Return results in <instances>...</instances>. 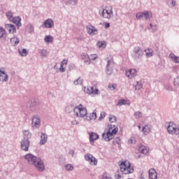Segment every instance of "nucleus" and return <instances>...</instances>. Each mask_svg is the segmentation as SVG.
I'll use <instances>...</instances> for the list:
<instances>
[{
	"mask_svg": "<svg viewBox=\"0 0 179 179\" xmlns=\"http://www.w3.org/2000/svg\"><path fill=\"white\" fill-rule=\"evenodd\" d=\"M25 160H27L29 164L34 166L37 169L38 171H44L45 170V166L44 165V161L40 158V157H36L32 154H27L24 157Z\"/></svg>",
	"mask_w": 179,
	"mask_h": 179,
	"instance_id": "1",
	"label": "nucleus"
},
{
	"mask_svg": "<svg viewBox=\"0 0 179 179\" xmlns=\"http://www.w3.org/2000/svg\"><path fill=\"white\" fill-rule=\"evenodd\" d=\"M74 115L76 117H80L81 118H85L87 117V109L83 107L82 104L78 105L73 108Z\"/></svg>",
	"mask_w": 179,
	"mask_h": 179,
	"instance_id": "2",
	"label": "nucleus"
},
{
	"mask_svg": "<svg viewBox=\"0 0 179 179\" xmlns=\"http://www.w3.org/2000/svg\"><path fill=\"white\" fill-rule=\"evenodd\" d=\"M166 129L170 135H177L179 138V124L176 125L174 122H170L168 124Z\"/></svg>",
	"mask_w": 179,
	"mask_h": 179,
	"instance_id": "3",
	"label": "nucleus"
},
{
	"mask_svg": "<svg viewBox=\"0 0 179 179\" xmlns=\"http://www.w3.org/2000/svg\"><path fill=\"white\" fill-rule=\"evenodd\" d=\"M120 171L122 174H131L134 173V167H131V164L127 166L125 162H122L120 164Z\"/></svg>",
	"mask_w": 179,
	"mask_h": 179,
	"instance_id": "4",
	"label": "nucleus"
},
{
	"mask_svg": "<svg viewBox=\"0 0 179 179\" xmlns=\"http://www.w3.org/2000/svg\"><path fill=\"white\" fill-rule=\"evenodd\" d=\"M26 107L29 111H36L38 107V99H31L27 103Z\"/></svg>",
	"mask_w": 179,
	"mask_h": 179,
	"instance_id": "5",
	"label": "nucleus"
},
{
	"mask_svg": "<svg viewBox=\"0 0 179 179\" xmlns=\"http://www.w3.org/2000/svg\"><path fill=\"white\" fill-rule=\"evenodd\" d=\"M136 17L138 20L143 19V17H145V20H150V17H152V13L148 10H145L142 13H137L136 14Z\"/></svg>",
	"mask_w": 179,
	"mask_h": 179,
	"instance_id": "6",
	"label": "nucleus"
},
{
	"mask_svg": "<svg viewBox=\"0 0 179 179\" xmlns=\"http://www.w3.org/2000/svg\"><path fill=\"white\" fill-rule=\"evenodd\" d=\"M106 73L107 75H111L114 72V60L113 57L107 60L106 64Z\"/></svg>",
	"mask_w": 179,
	"mask_h": 179,
	"instance_id": "7",
	"label": "nucleus"
},
{
	"mask_svg": "<svg viewBox=\"0 0 179 179\" xmlns=\"http://www.w3.org/2000/svg\"><path fill=\"white\" fill-rule=\"evenodd\" d=\"M134 59H139V58H142V56L143 55V50L142 48L136 46L134 48Z\"/></svg>",
	"mask_w": 179,
	"mask_h": 179,
	"instance_id": "8",
	"label": "nucleus"
},
{
	"mask_svg": "<svg viewBox=\"0 0 179 179\" xmlns=\"http://www.w3.org/2000/svg\"><path fill=\"white\" fill-rule=\"evenodd\" d=\"M31 125L34 128H40V125H41V120L38 115H34L32 118Z\"/></svg>",
	"mask_w": 179,
	"mask_h": 179,
	"instance_id": "9",
	"label": "nucleus"
},
{
	"mask_svg": "<svg viewBox=\"0 0 179 179\" xmlns=\"http://www.w3.org/2000/svg\"><path fill=\"white\" fill-rule=\"evenodd\" d=\"M30 147V141L27 138H22L21 141L20 148L24 152H29V148Z\"/></svg>",
	"mask_w": 179,
	"mask_h": 179,
	"instance_id": "10",
	"label": "nucleus"
},
{
	"mask_svg": "<svg viewBox=\"0 0 179 179\" xmlns=\"http://www.w3.org/2000/svg\"><path fill=\"white\" fill-rule=\"evenodd\" d=\"M102 139L106 142H110V141L113 139V136H111V129L110 128L105 130L102 134Z\"/></svg>",
	"mask_w": 179,
	"mask_h": 179,
	"instance_id": "11",
	"label": "nucleus"
},
{
	"mask_svg": "<svg viewBox=\"0 0 179 179\" xmlns=\"http://www.w3.org/2000/svg\"><path fill=\"white\" fill-rule=\"evenodd\" d=\"M113 15V8L103 9L101 13V16L104 19H110Z\"/></svg>",
	"mask_w": 179,
	"mask_h": 179,
	"instance_id": "12",
	"label": "nucleus"
},
{
	"mask_svg": "<svg viewBox=\"0 0 179 179\" xmlns=\"http://www.w3.org/2000/svg\"><path fill=\"white\" fill-rule=\"evenodd\" d=\"M87 33H88V34H93V36H96L99 31L93 25H88L87 26Z\"/></svg>",
	"mask_w": 179,
	"mask_h": 179,
	"instance_id": "13",
	"label": "nucleus"
},
{
	"mask_svg": "<svg viewBox=\"0 0 179 179\" xmlns=\"http://www.w3.org/2000/svg\"><path fill=\"white\" fill-rule=\"evenodd\" d=\"M85 159L87 162H90V163H93L94 166L97 164V159L92 155H85Z\"/></svg>",
	"mask_w": 179,
	"mask_h": 179,
	"instance_id": "14",
	"label": "nucleus"
},
{
	"mask_svg": "<svg viewBox=\"0 0 179 179\" xmlns=\"http://www.w3.org/2000/svg\"><path fill=\"white\" fill-rule=\"evenodd\" d=\"M40 138L41 141L39 142V145H45V143H47V141H48V136L45 133L41 132Z\"/></svg>",
	"mask_w": 179,
	"mask_h": 179,
	"instance_id": "15",
	"label": "nucleus"
},
{
	"mask_svg": "<svg viewBox=\"0 0 179 179\" xmlns=\"http://www.w3.org/2000/svg\"><path fill=\"white\" fill-rule=\"evenodd\" d=\"M43 26L45 29H52L54 27V21L51 19H48L44 21Z\"/></svg>",
	"mask_w": 179,
	"mask_h": 179,
	"instance_id": "16",
	"label": "nucleus"
},
{
	"mask_svg": "<svg viewBox=\"0 0 179 179\" xmlns=\"http://www.w3.org/2000/svg\"><path fill=\"white\" fill-rule=\"evenodd\" d=\"M99 136L97 133L91 132L90 134V142L91 145H94V141H97L99 139Z\"/></svg>",
	"mask_w": 179,
	"mask_h": 179,
	"instance_id": "17",
	"label": "nucleus"
},
{
	"mask_svg": "<svg viewBox=\"0 0 179 179\" xmlns=\"http://www.w3.org/2000/svg\"><path fill=\"white\" fill-rule=\"evenodd\" d=\"M136 75H137L136 69H131L128 71H126V76H127V78H129V79H132V78H135Z\"/></svg>",
	"mask_w": 179,
	"mask_h": 179,
	"instance_id": "18",
	"label": "nucleus"
},
{
	"mask_svg": "<svg viewBox=\"0 0 179 179\" xmlns=\"http://www.w3.org/2000/svg\"><path fill=\"white\" fill-rule=\"evenodd\" d=\"M9 76L6 74V72L0 70V82H8Z\"/></svg>",
	"mask_w": 179,
	"mask_h": 179,
	"instance_id": "19",
	"label": "nucleus"
},
{
	"mask_svg": "<svg viewBox=\"0 0 179 179\" xmlns=\"http://www.w3.org/2000/svg\"><path fill=\"white\" fill-rule=\"evenodd\" d=\"M6 29L8 30V31H9V33H12L13 34L16 33V27L12 24H6Z\"/></svg>",
	"mask_w": 179,
	"mask_h": 179,
	"instance_id": "20",
	"label": "nucleus"
},
{
	"mask_svg": "<svg viewBox=\"0 0 179 179\" xmlns=\"http://www.w3.org/2000/svg\"><path fill=\"white\" fill-rule=\"evenodd\" d=\"M148 173L150 179H157V172H156V170L151 169L149 170Z\"/></svg>",
	"mask_w": 179,
	"mask_h": 179,
	"instance_id": "21",
	"label": "nucleus"
},
{
	"mask_svg": "<svg viewBox=\"0 0 179 179\" xmlns=\"http://www.w3.org/2000/svg\"><path fill=\"white\" fill-rule=\"evenodd\" d=\"M13 20V23H15V24H16V26H17L18 27H20V26H22V23L20 22H22V18H20V17H13V20Z\"/></svg>",
	"mask_w": 179,
	"mask_h": 179,
	"instance_id": "22",
	"label": "nucleus"
},
{
	"mask_svg": "<svg viewBox=\"0 0 179 179\" xmlns=\"http://www.w3.org/2000/svg\"><path fill=\"white\" fill-rule=\"evenodd\" d=\"M138 150L143 155H148V153L149 152V150L148 149V148H146V146H145L143 145H141L139 146Z\"/></svg>",
	"mask_w": 179,
	"mask_h": 179,
	"instance_id": "23",
	"label": "nucleus"
},
{
	"mask_svg": "<svg viewBox=\"0 0 179 179\" xmlns=\"http://www.w3.org/2000/svg\"><path fill=\"white\" fill-rule=\"evenodd\" d=\"M10 42L11 43L12 45H13V47H16V45L20 43V41L19 40V38L14 36L10 39Z\"/></svg>",
	"mask_w": 179,
	"mask_h": 179,
	"instance_id": "24",
	"label": "nucleus"
},
{
	"mask_svg": "<svg viewBox=\"0 0 179 179\" xmlns=\"http://www.w3.org/2000/svg\"><path fill=\"white\" fill-rule=\"evenodd\" d=\"M169 58L172 59L173 62H175V64H179V57L176 56L174 53H171L169 55Z\"/></svg>",
	"mask_w": 179,
	"mask_h": 179,
	"instance_id": "25",
	"label": "nucleus"
},
{
	"mask_svg": "<svg viewBox=\"0 0 179 179\" xmlns=\"http://www.w3.org/2000/svg\"><path fill=\"white\" fill-rule=\"evenodd\" d=\"M23 135V139H27L29 141L31 138V133L29 130H24Z\"/></svg>",
	"mask_w": 179,
	"mask_h": 179,
	"instance_id": "26",
	"label": "nucleus"
},
{
	"mask_svg": "<svg viewBox=\"0 0 179 179\" xmlns=\"http://www.w3.org/2000/svg\"><path fill=\"white\" fill-rule=\"evenodd\" d=\"M97 118V114L96 113H92L90 116H86V121H92L93 120H96Z\"/></svg>",
	"mask_w": 179,
	"mask_h": 179,
	"instance_id": "27",
	"label": "nucleus"
},
{
	"mask_svg": "<svg viewBox=\"0 0 179 179\" xmlns=\"http://www.w3.org/2000/svg\"><path fill=\"white\" fill-rule=\"evenodd\" d=\"M152 131V127L150 125H145V127H143L142 131L143 134H150Z\"/></svg>",
	"mask_w": 179,
	"mask_h": 179,
	"instance_id": "28",
	"label": "nucleus"
},
{
	"mask_svg": "<svg viewBox=\"0 0 179 179\" xmlns=\"http://www.w3.org/2000/svg\"><path fill=\"white\" fill-rule=\"evenodd\" d=\"M145 52L146 53V56L148 57H153L155 52H153V50L148 48L145 50Z\"/></svg>",
	"mask_w": 179,
	"mask_h": 179,
	"instance_id": "29",
	"label": "nucleus"
},
{
	"mask_svg": "<svg viewBox=\"0 0 179 179\" xmlns=\"http://www.w3.org/2000/svg\"><path fill=\"white\" fill-rule=\"evenodd\" d=\"M93 87H88L84 88L85 93H87V94H92L93 93Z\"/></svg>",
	"mask_w": 179,
	"mask_h": 179,
	"instance_id": "30",
	"label": "nucleus"
},
{
	"mask_svg": "<svg viewBox=\"0 0 179 179\" xmlns=\"http://www.w3.org/2000/svg\"><path fill=\"white\" fill-rule=\"evenodd\" d=\"M66 5H72V6H75L78 5V0H68L66 2Z\"/></svg>",
	"mask_w": 179,
	"mask_h": 179,
	"instance_id": "31",
	"label": "nucleus"
},
{
	"mask_svg": "<svg viewBox=\"0 0 179 179\" xmlns=\"http://www.w3.org/2000/svg\"><path fill=\"white\" fill-rule=\"evenodd\" d=\"M45 43H52V40H54V38L51 36H46L44 38Z\"/></svg>",
	"mask_w": 179,
	"mask_h": 179,
	"instance_id": "32",
	"label": "nucleus"
},
{
	"mask_svg": "<svg viewBox=\"0 0 179 179\" xmlns=\"http://www.w3.org/2000/svg\"><path fill=\"white\" fill-rule=\"evenodd\" d=\"M103 179H113V177H111V175L110 173H108L106 172L103 173L102 176Z\"/></svg>",
	"mask_w": 179,
	"mask_h": 179,
	"instance_id": "33",
	"label": "nucleus"
},
{
	"mask_svg": "<svg viewBox=\"0 0 179 179\" xmlns=\"http://www.w3.org/2000/svg\"><path fill=\"white\" fill-rule=\"evenodd\" d=\"M47 55H48V52H47V50L43 49L41 51V57H42V58H45Z\"/></svg>",
	"mask_w": 179,
	"mask_h": 179,
	"instance_id": "34",
	"label": "nucleus"
},
{
	"mask_svg": "<svg viewBox=\"0 0 179 179\" xmlns=\"http://www.w3.org/2000/svg\"><path fill=\"white\" fill-rule=\"evenodd\" d=\"M127 104V100L125 99H120L118 101H117V106H124Z\"/></svg>",
	"mask_w": 179,
	"mask_h": 179,
	"instance_id": "35",
	"label": "nucleus"
},
{
	"mask_svg": "<svg viewBox=\"0 0 179 179\" xmlns=\"http://www.w3.org/2000/svg\"><path fill=\"white\" fill-rule=\"evenodd\" d=\"M83 83V80L80 78H78L77 80H74V85H82Z\"/></svg>",
	"mask_w": 179,
	"mask_h": 179,
	"instance_id": "36",
	"label": "nucleus"
},
{
	"mask_svg": "<svg viewBox=\"0 0 179 179\" xmlns=\"http://www.w3.org/2000/svg\"><path fill=\"white\" fill-rule=\"evenodd\" d=\"M19 54L21 55V57H26V55H27V50L26 49L19 50Z\"/></svg>",
	"mask_w": 179,
	"mask_h": 179,
	"instance_id": "37",
	"label": "nucleus"
},
{
	"mask_svg": "<svg viewBox=\"0 0 179 179\" xmlns=\"http://www.w3.org/2000/svg\"><path fill=\"white\" fill-rule=\"evenodd\" d=\"M83 59H85L84 62L90 64V56L87 55V54H84L83 55Z\"/></svg>",
	"mask_w": 179,
	"mask_h": 179,
	"instance_id": "38",
	"label": "nucleus"
},
{
	"mask_svg": "<svg viewBox=\"0 0 179 179\" xmlns=\"http://www.w3.org/2000/svg\"><path fill=\"white\" fill-rule=\"evenodd\" d=\"M120 143H121V139L120 138V137H116L113 140V145H120Z\"/></svg>",
	"mask_w": 179,
	"mask_h": 179,
	"instance_id": "39",
	"label": "nucleus"
},
{
	"mask_svg": "<svg viewBox=\"0 0 179 179\" xmlns=\"http://www.w3.org/2000/svg\"><path fill=\"white\" fill-rule=\"evenodd\" d=\"M143 87L142 84H141V82H137L136 85L135 86V90H141Z\"/></svg>",
	"mask_w": 179,
	"mask_h": 179,
	"instance_id": "40",
	"label": "nucleus"
},
{
	"mask_svg": "<svg viewBox=\"0 0 179 179\" xmlns=\"http://www.w3.org/2000/svg\"><path fill=\"white\" fill-rule=\"evenodd\" d=\"M6 16L8 17V20H12L13 19V15L10 12H7Z\"/></svg>",
	"mask_w": 179,
	"mask_h": 179,
	"instance_id": "41",
	"label": "nucleus"
},
{
	"mask_svg": "<svg viewBox=\"0 0 179 179\" xmlns=\"http://www.w3.org/2000/svg\"><path fill=\"white\" fill-rule=\"evenodd\" d=\"M142 112L140 111H137L134 113V117H136V118H142Z\"/></svg>",
	"mask_w": 179,
	"mask_h": 179,
	"instance_id": "42",
	"label": "nucleus"
},
{
	"mask_svg": "<svg viewBox=\"0 0 179 179\" xmlns=\"http://www.w3.org/2000/svg\"><path fill=\"white\" fill-rule=\"evenodd\" d=\"M109 121L110 122H115V121H117V117L110 115L109 116Z\"/></svg>",
	"mask_w": 179,
	"mask_h": 179,
	"instance_id": "43",
	"label": "nucleus"
},
{
	"mask_svg": "<svg viewBox=\"0 0 179 179\" xmlns=\"http://www.w3.org/2000/svg\"><path fill=\"white\" fill-rule=\"evenodd\" d=\"M66 170L68 171H72V170H73V166L71 164H67L66 165Z\"/></svg>",
	"mask_w": 179,
	"mask_h": 179,
	"instance_id": "44",
	"label": "nucleus"
},
{
	"mask_svg": "<svg viewBox=\"0 0 179 179\" xmlns=\"http://www.w3.org/2000/svg\"><path fill=\"white\" fill-rule=\"evenodd\" d=\"M3 34H5V29L0 27V38H2L3 37Z\"/></svg>",
	"mask_w": 179,
	"mask_h": 179,
	"instance_id": "45",
	"label": "nucleus"
},
{
	"mask_svg": "<svg viewBox=\"0 0 179 179\" xmlns=\"http://www.w3.org/2000/svg\"><path fill=\"white\" fill-rule=\"evenodd\" d=\"M149 29H152V32L155 33V31L157 30L156 25H153L152 24H150V27H148Z\"/></svg>",
	"mask_w": 179,
	"mask_h": 179,
	"instance_id": "46",
	"label": "nucleus"
},
{
	"mask_svg": "<svg viewBox=\"0 0 179 179\" xmlns=\"http://www.w3.org/2000/svg\"><path fill=\"white\" fill-rule=\"evenodd\" d=\"M173 85L174 86H178L179 87V77H177L173 80Z\"/></svg>",
	"mask_w": 179,
	"mask_h": 179,
	"instance_id": "47",
	"label": "nucleus"
},
{
	"mask_svg": "<svg viewBox=\"0 0 179 179\" xmlns=\"http://www.w3.org/2000/svg\"><path fill=\"white\" fill-rule=\"evenodd\" d=\"M166 90H168V92H173V87L170 85H167L165 86Z\"/></svg>",
	"mask_w": 179,
	"mask_h": 179,
	"instance_id": "48",
	"label": "nucleus"
},
{
	"mask_svg": "<svg viewBox=\"0 0 179 179\" xmlns=\"http://www.w3.org/2000/svg\"><path fill=\"white\" fill-rule=\"evenodd\" d=\"M96 58H97V55H90V59L93 61V60L96 59Z\"/></svg>",
	"mask_w": 179,
	"mask_h": 179,
	"instance_id": "49",
	"label": "nucleus"
},
{
	"mask_svg": "<svg viewBox=\"0 0 179 179\" xmlns=\"http://www.w3.org/2000/svg\"><path fill=\"white\" fill-rule=\"evenodd\" d=\"M117 132H118V130H117V129H112V131L110 132L111 134V136L113 137V135H115V134H117Z\"/></svg>",
	"mask_w": 179,
	"mask_h": 179,
	"instance_id": "50",
	"label": "nucleus"
},
{
	"mask_svg": "<svg viewBox=\"0 0 179 179\" xmlns=\"http://www.w3.org/2000/svg\"><path fill=\"white\" fill-rule=\"evenodd\" d=\"M104 117H106V113L101 112V115L99 117V120H103V118H104Z\"/></svg>",
	"mask_w": 179,
	"mask_h": 179,
	"instance_id": "51",
	"label": "nucleus"
},
{
	"mask_svg": "<svg viewBox=\"0 0 179 179\" xmlns=\"http://www.w3.org/2000/svg\"><path fill=\"white\" fill-rule=\"evenodd\" d=\"M108 87L110 90H115V87L114 86V85H111V84L108 85Z\"/></svg>",
	"mask_w": 179,
	"mask_h": 179,
	"instance_id": "52",
	"label": "nucleus"
},
{
	"mask_svg": "<svg viewBox=\"0 0 179 179\" xmlns=\"http://www.w3.org/2000/svg\"><path fill=\"white\" fill-rule=\"evenodd\" d=\"M59 71L60 72H65V68H64V65L60 64Z\"/></svg>",
	"mask_w": 179,
	"mask_h": 179,
	"instance_id": "53",
	"label": "nucleus"
},
{
	"mask_svg": "<svg viewBox=\"0 0 179 179\" xmlns=\"http://www.w3.org/2000/svg\"><path fill=\"white\" fill-rule=\"evenodd\" d=\"M97 45H98V47H99V48H101V47H103V46L104 45V43H103V42H99V43H97Z\"/></svg>",
	"mask_w": 179,
	"mask_h": 179,
	"instance_id": "54",
	"label": "nucleus"
},
{
	"mask_svg": "<svg viewBox=\"0 0 179 179\" xmlns=\"http://www.w3.org/2000/svg\"><path fill=\"white\" fill-rule=\"evenodd\" d=\"M66 64H68V60H62V62H61L60 65H66Z\"/></svg>",
	"mask_w": 179,
	"mask_h": 179,
	"instance_id": "55",
	"label": "nucleus"
},
{
	"mask_svg": "<svg viewBox=\"0 0 179 179\" xmlns=\"http://www.w3.org/2000/svg\"><path fill=\"white\" fill-rule=\"evenodd\" d=\"M33 31H34V27L30 25L29 33H33Z\"/></svg>",
	"mask_w": 179,
	"mask_h": 179,
	"instance_id": "56",
	"label": "nucleus"
},
{
	"mask_svg": "<svg viewBox=\"0 0 179 179\" xmlns=\"http://www.w3.org/2000/svg\"><path fill=\"white\" fill-rule=\"evenodd\" d=\"M97 93H99V89H95L94 90V88H93L92 94H97Z\"/></svg>",
	"mask_w": 179,
	"mask_h": 179,
	"instance_id": "57",
	"label": "nucleus"
},
{
	"mask_svg": "<svg viewBox=\"0 0 179 179\" xmlns=\"http://www.w3.org/2000/svg\"><path fill=\"white\" fill-rule=\"evenodd\" d=\"M115 179H124V178H122L120 176V175L117 173V174L115 175Z\"/></svg>",
	"mask_w": 179,
	"mask_h": 179,
	"instance_id": "58",
	"label": "nucleus"
},
{
	"mask_svg": "<svg viewBox=\"0 0 179 179\" xmlns=\"http://www.w3.org/2000/svg\"><path fill=\"white\" fill-rule=\"evenodd\" d=\"M69 153V155H72V156H73V155H75V151L73 150H71Z\"/></svg>",
	"mask_w": 179,
	"mask_h": 179,
	"instance_id": "59",
	"label": "nucleus"
},
{
	"mask_svg": "<svg viewBox=\"0 0 179 179\" xmlns=\"http://www.w3.org/2000/svg\"><path fill=\"white\" fill-rule=\"evenodd\" d=\"M108 27H110V23L106 22V23L105 24V29H108Z\"/></svg>",
	"mask_w": 179,
	"mask_h": 179,
	"instance_id": "60",
	"label": "nucleus"
},
{
	"mask_svg": "<svg viewBox=\"0 0 179 179\" xmlns=\"http://www.w3.org/2000/svg\"><path fill=\"white\" fill-rule=\"evenodd\" d=\"M73 66H75L74 64H70V65L69 66V70L71 71V69L73 68Z\"/></svg>",
	"mask_w": 179,
	"mask_h": 179,
	"instance_id": "61",
	"label": "nucleus"
},
{
	"mask_svg": "<svg viewBox=\"0 0 179 179\" xmlns=\"http://www.w3.org/2000/svg\"><path fill=\"white\" fill-rule=\"evenodd\" d=\"M172 3L173 4V6H176V1H174V0H172Z\"/></svg>",
	"mask_w": 179,
	"mask_h": 179,
	"instance_id": "62",
	"label": "nucleus"
},
{
	"mask_svg": "<svg viewBox=\"0 0 179 179\" xmlns=\"http://www.w3.org/2000/svg\"><path fill=\"white\" fill-rule=\"evenodd\" d=\"M141 157H142V155H141V154H138V159H141Z\"/></svg>",
	"mask_w": 179,
	"mask_h": 179,
	"instance_id": "63",
	"label": "nucleus"
},
{
	"mask_svg": "<svg viewBox=\"0 0 179 179\" xmlns=\"http://www.w3.org/2000/svg\"><path fill=\"white\" fill-rule=\"evenodd\" d=\"M69 108H71L69 106H67L66 108V111H68V110H69Z\"/></svg>",
	"mask_w": 179,
	"mask_h": 179,
	"instance_id": "64",
	"label": "nucleus"
}]
</instances>
